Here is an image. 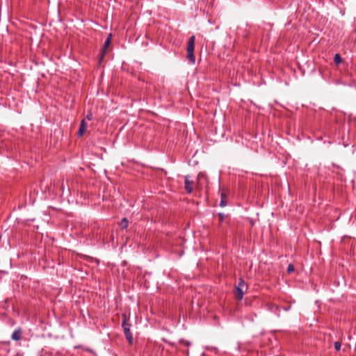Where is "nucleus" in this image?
I'll return each instance as SVG.
<instances>
[{"mask_svg": "<svg viewBox=\"0 0 356 356\" xmlns=\"http://www.w3.org/2000/svg\"><path fill=\"white\" fill-rule=\"evenodd\" d=\"M122 327L126 339L127 340L129 345H132L134 343V338L132 333L131 332V325L129 323L130 321V312H123L122 314Z\"/></svg>", "mask_w": 356, "mask_h": 356, "instance_id": "obj_1", "label": "nucleus"}, {"mask_svg": "<svg viewBox=\"0 0 356 356\" xmlns=\"http://www.w3.org/2000/svg\"><path fill=\"white\" fill-rule=\"evenodd\" d=\"M195 35H192L189 38L188 41L187 42V59L191 63L194 64L195 62V56L194 54L195 51Z\"/></svg>", "mask_w": 356, "mask_h": 356, "instance_id": "obj_2", "label": "nucleus"}, {"mask_svg": "<svg viewBox=\"0 0 356 356\" xmlns=\"http://www.w3.org/2000/svg\"><path fill=\"white\" fill-rule=\"evenodd\" d=\"M111 38H112V34L110 33L104 42V44L101 49L100 56L99 58V64H100L104 58V56L106 54L107 49H108L109 45L111 44Z\"/></svg>", "mask_w": 356, "mask_h": 356, "instance_id": "obj_3", "label": "nucleus"}, {"mask_svg": "<svg viewBox=\"0 0 356 356\" xmlns=\"http://www.w3.org/2000/svg\"><path fill=\"white\" fill-rule=\"evenodd\" d=\"M191 176L186 175L184 177V189L188 194L193 191L194 181L190 179Z\"/></svg>", "mask_w": 356, "mask_h": 356, "instance_id": "obj_4", "label": "nucleus"}, {"mask_svg": "<svg viewBox=\"0 0 356 356\" xmlns=\"http://www.w3.org/2000/svg\"><path fill=\"white\" fill-rule=\"evenodd\" d=\"M228 197H229V191L223 190L220 195V207H224L227 205Z\"/></svg>", "mask_w": 356, "mask_h": 356, "instance_id": "obj_5", "label": "nucleus"}, {"mask_svg": "<svg viewBox=\"0 0 356 356\" xmlns=\"http://www.w3.org/2000/svg\"><path fill=\"white\" fill-rule=\"evenodd\" d=\"M23 330L21 327H18L13 332L11 339L14 341H19L22 338Z\"/></svg>", "mask_w": 356, "mask_h": 356, "instance_id": "obj_6", "label": "nucleus"}, {"mask_svg": "<svg viewBox=\"0 0 356 356\" xmlns=\"http://www.w3.org/2000/svg\"><path fill=\"white\" fill-rule=\"evenodd\" d=\"M245 291H246V290L243 288L235 286L234 290V293L235 298L238 300H241L243 299Z\"/></svg>", "mask_w": 356, "mask_h": 356, "instance_id": "obj_7", "label": "nucleus"}, {"mask_svg": "<svg viewBox=\"0 0 356 356\" xmlns=\"http://www.w3.org/2000/svg\"><path fill=\"white\" fill-rule=\"evenodd\" d=\"M86 129H87V122H86L85 119H83L81 121L80 127H79V129L77 132V136L79 137H81L86 131Z\"/></svg>", "mask_w": 356, "mask_h": 356, "instance_id": "obj_8", "label": "nucleus"}, {"mask_svg": "<svg viewBox=\"0 0 356 356\" xmlns=\"http://www.w3.org/2000/svg\"><path fill=\"white\" fill-rule=\"evenodd\" d=\"M129 225V220L127 218H123L120 222L119 223V226L122 229H125L128 227Z\"/></svg>", "mask_w": 356, "mask_h": 356, "instance_id": "obj_9", "label": "nucleus"}, {"mask_svg": "<svg viewBox=\"0 0 356 356\" xmlns=\"http://www.w3.org/2000/svg\"><path fill=\"white\" fill-rule=\"evenodd\" d=\"M235 286L236 287L243 288L245 290H247V289H248V286H247L246 283L245 282L243 278H241V277H240L238 279V284L236 286Z\"/></svg>", "mask_w": 356, "mask_h": 356, "instance_id": "obj_10", "label": "nucleus"}, {"mask_svg": "<svg viewBox=\"0 0 356 356\" xmlns=\"http://www.w3.org/2000/svg\"><path fill=\"white\" fill-rule=\"evenodd\" d=\"M334 62L336 65H339L342 63V58L339 54H335L334 56Z\"/></svg>", "mask_w": 356, "mask_h": 356, "instance_id": "obj_11", "label": "nucleus"}, {"mask_svg": "<svg viewBox=\"0 0 356 356\" xmlns=\"http://www.w3.org/2000/svg\"><path fill=\"white\" fill-rule=\"evenodd\" d=\"M218 221H219V223L220 224H222L225 218V215L222 213H219L218 214Z\"/></svg>", "mask_w": 356, "mask_h": 356, "instance_id": "obj_12", "label": "nucleus"}, {"mask_svg": "<svg viewBox=\"0 0 356 356\" xmlns=\"http://www.w3.org/2000/svg\"><path fill=\"white\" fill-rule=\"evenodd\" d=\"M334 349L337 351H339L341 347V343L340 341H335L334 343Z\"/></svg>", "mask_w": 356, "mask_h": 356, "instance_id": "obj_13", "label": "nucleus"}, {"mask_svg": "<svg viewBox=\"0 0 356 356\" xmlns=\"http://www.w3.org/2000/svg\"><path fill=\"white\" fill-rule=\"evenodd\" d=\"M294 266L292 264H291L288 266L286 271L288 273H291L294 271Z\"/></svg>", "mask_w": 356, "mask_h": 356, "instance_id": "obj_14", "label": "nucleus"}, {"mask_svg": "<svg viewBox=\"0 0 356 356\" xmlns=\"http://www.w3.org/2000/svg\"><path fill=\"white\" fill-rule=\"evenodd\" d=\"M179 343L183 344L186 346H189L191 345V343L189 341H186L183 339L179 340Z\"/></svg>", "mask_w": 356, "mask_h": 356, "instance_id": "obj_15", "label": "nucleus"}, {"mask_svg": "<svg viewBox=\"0 0 356 356\" xmlns=\"http://www.w3.org/2000/svg\"><path fill=\"white\" fill-rule=\"evenodd\" d=\"M86 119L88 120H91L92 119V114L91 112H89L86 115Z\"/></svg>", "mask_w": 356, "mask_h": 356, "instance_id": "obj_16", "label": "nucleus"}, {"mask_svg": "<svg viewBox=\"0 0 356 356\" xmlns=\"http://www.w3.org/2000/svg\"><path fill=\"white\" fill-rule=\"evenodd\" d=\"M298 69L302 72V74H305V71L302 70V67L300 65V64H298Z\"/></svg>", "mask_w": 356, "mask_h": 356, "instance_id": "obj_17", "label": "nucleus"}, {"mask_svg": "<svg viewBox=\"0 0 356 356\" xmlns=\"http://www.w3.org/2000/svg\"><path fill=\"white\" fill-rule=\"evenodd\" d=\"M290 308H291V306H288V307H284V309L285 311H288V310H289V309H290Z\"/></svg>", "mask_w": 356, "mask_h": 356, "instance_id": "obj_18", "label": "nucleus"}, {"mask_svg": "<svg viewBox=\"0 0 356 356\" xmlns=\"http://www.w3.org/2000/svg\"><path fill=\"white\" fill-rule=\"evenodd\" d=\"M163 341H164V342H165V343H168L170 346H173V345H174V343H170V342H168V341L167 340H165V339H163Z\"/></svg>", "mask_w": 356, "mask_h": 356, "instance_id": "obj_19", "label": "nucleus"}]
</instances>
